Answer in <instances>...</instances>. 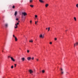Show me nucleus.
I'll return each instance as SVG.
<instances>
[{"instance_id":"6","label":"nucleus","mask_w":78,"mask_h":78,"mask_svg":"<svg viewBox=\"0 0 78 78\" xmlns=\"http://www.w3.org/2000/svg\"><path fill=\"white\" fill-rule=\"evenodd\" d=\"M29 72H30V74L32 73H33V70H30L29 71Z\"/></svg>"},{"instance_id":"29","label":"nucleus","mask_w":78,"mask_h":78,"mask_svg":"<svg viewBox=\"0 0 78 78\" xmlns=\"http://www.w3.org/2000/svg\"><path fill=\"white\" fill-rule=\"evenodd\" d=\"M30 2H33V0H30Z\"/></svg>"},{"instance_id":"33","label":"nucleus","mask_w":78,"mask_h":78,"mask_svg":"<svg viewBox=\"0 0 78 78\" xmlns=\"http://www.w3.org/2000/svg\"><path fill=\"white\" fill-rule=\"evenodd\" d=\"M35 25H36V24H37V22H36V21L35 22Z\"/></svg>"},{"instance_id":"12","label":"nucleus","mask_w":78,"mask_h":78,"mask_svg":"<svg viewBox=\"0 0 78 78\" xmlns=\"http://www.w3.org/2000/svg\"><path fill=\"white\" fill-rule=\"evenodd\" d=\"M39 1L41 2V3H44V1L42 0H39Z\"/></svg>"},{"instance_id":"10","label":"nucleus","mask_w":78,"mask_h":78,"mask_svg":"<svg viewBox=\"0 0 78 78\" xmlns=\"http://www.w3.org/2000/svg\"><path fill=\"white\" fill-rule=\"evenodd\" d=\"M17 11H16L15 12V16H16V15H17Z\"/></svg>"},{"instance_id":"5","label":"nucleus","mask_w":78,"mask_h":78,"mask_svg":"<svg viewBox=\"0 0 78 78\" xmlns=\"http://www.w3.org/2000/svg\"><path fill=\"white\" fill-rule=\"evenodd\" d=\"M5 28H8V24L7 23H6L5 24Z\"/></svg>"},{"instance_id":"37","label":"nucleus","mask_w":78,"mask_h":78,"mask_svg":"<svg viewBox=\"0 0 78 78\" xmlns=\"http://www.w3.org/2000/svg\"><path fill=\"white\" fill-rule=\"evenodd\" d=\"M37 60L38 61H39V59H37Z\"/></svg>"},{"instance_id":"24","label":"nucleus","mask_w":78,"mask_h":78,"mask_svg":"<svg viewBox=\"0 0 78 78\" xmlns=\"http://www.w3.org/2000/svg\"><path fill=\"white\" fill-rule=\"evenodd\" d=\"M35 17H36V18L37 17V16L36 15H35Z\"/></svg>"},{"instance_id":"18","label":"nucleus","mask_w":78,"mask_h":78,"mask_svg":"<svg viewBox=\"0 0 78 78\" xmlns=\"http://www.w3.org/2000/svg\"><path fill=\"white\" fill-rule=\"evenodd\" d=\"M12 8H13V9H14V8H15V6L14 5H13Z\"/></svg>"},{"instance_id":"3","label":"nucleus","mask_w":78,"mask_h":78,"mask_svg":"<svg viewBox=\"0 0 78 78\" xmlns=\"http://www.w3.org/2000/svg\"><path fill=\"white\" fill-rule=\"evenodd\" d=\"M19 24V23H17L16 24H15V26H15V28H17V25H18Z\"/></svg>"},{"instance_id":"14","label":"nucleus","mask_w":78,"mask_h":78,"mask_svg":"<svg viewBox=\"0 0 78 78\" xmlns=\"http://www.w3.org/2000/svg\"><path fill=\"white\" fill-rule=\"evenodd\" d=\"M48 4H46L45 5V7H48Z\"/></svg>"},{"instance_id":"13","label":"nucleus","mask_w":78,"mask_h":78,"mask_svg":"<svg viewBox=\"0 0 78 78\" xmlns=\"http://www.w3.org/2000/svg\"><path fill=\"white\" fill-rule=\"evenodd\" d=\"M30 7H31V8H33V7H34V5H30Z\"/></svg>"},{"instance_id":"43","label":"nucleus","mask_w":78,"mask_h":78,"mask_svg":"<svg viewBox=\"0 0 78 78\" xmlns=\"http://www.w3.org/2000/svg\"><path fill=\"white\" fill-rule=\"evenodd\" d=\"M36 41H37V39H36V40H35Z\"/></svg>"},{"instance_id":"2","label":"nucleus","mask_w":78,"mask_h":78,"mask_svg":"<svg viewBox=\"0 0 78 78\" xmlns=\"http://www.w3.org/2000/svg\"><path fill=\"white\" fill-rule=\"evenodd\" d=\"M22 19L23 22H24L25 20V16H22Z\"/></svg>"},{"instance_id":"22","label":"nucleus","mask_w":78,"mask_h":78,"mask_svg":"<svg viewBox=\"0 0 78 78\" xmlns=\"http://www.w3.org/2000/svg\"><path fill=\"white\" fill-rule=\"evenodd\" d=\"M76 7H77V8H78V4H77L76 5Z\"/></svg>"},{"instance_id":"40","label":"nucleus","mask_w":78,"mask_h":78,"mask_svg":"<svg viewBox=\"0 0 78 78\" xmlns=\"http://www.w3.org/2000/svg\"><path fill=\"white\" fill-rule=\"evenodd\" d=\"M67 31V30H66V31Z\"/></svg>"},{"instance_id":"16","label":"nucleus","mask_w":78,"mask_h":78,"mask_svg":"<svg viewBox=\"0 0 78 78\" xmlns=\"http://www.w3.org/2000/svg\"><path fill=\"white\" fill-rule=\"evenodd\" d=\"M61 72H63V69H62V68H61Z\"/></svg>"},{"instance_id":"42","label":"nucleus","mask_w":78,"mask_h":78,"mask_svg":"<svg viewBox=\"0 0 78 78\" xmlns=\"http://www.w3.org/2000/svg\"><path fill=\"white\" fill-rule=\"evenodd\" d=\"M37 22H38V21H37Z\"/></svg>"},{"instance_id":"38","label":"nucleus","mask_w":78,"mask_h":78,"mask_svg":"<svg viewBox=\"0 0 78 78\" xmlns=\"http://www.w3.org/2000/svg\"><path fill=\"white\" fill-rule=\"evenodd\" d=\"M46 30H48V28H46Z\"/></svg>"},{"instance_id":"31","label":"nucleus","mask_w":78,"mask_h":78,"mask_svg":"<svg viewBox=\"0 0 78 78\" xmlns=\"http://www.w3.org/2000/svg\"><path fill=\"white\" fill-rule=\"evenodd\" d=\"M13 37H14L15 38V37H15V36L14 35H13Z\"/></svg>"},{"instance_id":"7","label":"nucleus","mask_w":78,"mask_h":78,"mask_svg":"<svg viewBox=\"0 0 78 78\" xmlns=\"http://www.w3.org/2000/svg\"><path fill=\"white\" fill-rule=\"evenodd\" d=\"M78 42H76L75 44H74V47H75V46H77V45H78Z\"/></svg>"},{"instance_id":"36","label":"nucleus","mask_w":78,"mask_h":78,"mask_svg":"<svg viewBox=\"0 0 78 78\" xmlns=\"http://www.w3.org/2000/svg\"><path fill=\"white\" fill-rule=\"evenodd\" d=\"M32 22V21L31 20H30V23H31Z\"/></svg>"},{"instance_id":"9","label":"nucleus","mask_w":78,"mask_h":78,"mask_svg":"<svg viewBox=\"0 0 78 78\" xmlns=\"http://www.w3.org/2000/svg\"><path fill=\"white\" fill-rule=\"evenodd\" d=\"M27 59L28 60V61H30L31 59V58L30 57H28L27 58Z\"/></svg>"},{"instance_id":"32","label":"nucleus","mask_w":78,"mask_h":78,"mask_svg":"<svg viewBox=\"0 0 78 78\" xmlns=\"http://www.w3.org/2000/svg\"><path fill=\"white\" fill-rule=\"evenodd\" d=\"M14 65H15L14 67H16V64H15Z\"/></svg>"},{"instance_id":"25","label":"nucleus","mask_w":78,"mask_h":78,"mask_svg":"<svg viewBox=\"0 0 78 78\" xmlns=\"http://www.w3.org/2000/svg\"><path fill=\"white\" fill-rule=\"evenodd\" d=\"M55 41H57V38H55Z\"/></svg>"},{"instance_id":"19","label":"nucleus","mask_w":78,"mask_h":78,"mask_svg":"<svg viewBox=\"0 0 78 78\" xmlns=\"http://www.w3.org/2000/svg\"><path fill=\"white\" fill-rule=\"evenodd\" d=\"M42 73H45V70H43L42 71Z\"/></svg>"},{"instance_id":"4","label":"nucleus","mask_w":78,"mask_h":78,"mask_svg":"<svg viewBox=\"0 0 78 78\" xmlns=\"http://www.w3.org/2000/svg\"><path fill=\"white\" fill-rule=\"evenodd\" d=\"M40 37L41 38H44V35H42V34H41L40 35Z\"/></svg>"},{"instance_id":"28","label":"nucleus","mask_w":78,"mask_h":78,"mask_svg":"<svg viewBox=\"0 0 78 78\" xmlns=\"http://www.w3.org/2000/svg\"><path fill=\"white\" fill-rule=\"evenodd\" d=\"M49 44H52V42H50Z\"/></svg>"},{"instance_id":"44","label":"nucleus","mask_w":78,"mask_h":78,"mask_svg":"<svg viewBox=\"0 0 78 78\" xmlns=\"http://www.w3.org/2000/svg\"><path fill=\"white\" fill-rule=\"evenodd\" d=\"M66 73H67V72Z\"/></svg>"},{"instance_id":"11","label":"nucleus","mask_w":78,"mask_h":78,"mask_svg":"<svg viewBox=\"0 0 78 78\" xmlns=\"http://www.w3.org/2000/svg\"><path fill=\"white\" fill-rule=\"evenodd\" d=\"M21 59L22 60V61H25V58L23 57V58H22Z\"/></svg>"},{"instance_id":"39","label":"nucleus","mask_w":78,"mask_h":78,"mask_svg":"<svg viewBox=\"0 0 78 78\" xmlns=\"http://www.w3.org/2000/svg\"><path fill=\"white\" fill-rule=\"evenodd\" d=\"M2 52H3V50H2Z\"/></svg>"},{"instance_id":"27","label":"nucleus","mask_w":78,"mask_h":78,"mask_svg":"<svg viewBox=\"0 0 78 78\" xmlns=\"http://www.w3.org/2000/svg\"><path fill=\"white\" fill-rule=\"evenodd\" d=\"M50 31V27H48V31Z\"/></svg>"},{"instance_id":"26","label":"nucleus","mask_w":78,"mask_h":78,"mask_svg":"<svg viewBox=\"0 0 78 78\" xmlns=\"http://www.w3.org/2000/svg\"><path fill=\"white\" fill-rule=\"evenodd\" d=\"M11 57H10L9 56H8V58H9H9H11Z\"/></svg>"},{"instance_id":"1","label":"nucleus","mask_w":78,"mask_h":78,"mask_svg":"<svg viewBox=\"0 0 78 78\" xmlns=\"http://www.w3.org/2000/svg\"><path fill=\"white\" fill-rule=\"evenodd\" d=\"M27 15V13L25 12H23L22 13V16H24L25 17Z\"/></svg>"},{"instance_id":"23","label":"nucleus","mask_w":78,"mask_h":78,"mask_svg":"<svg viewBox=\"0 0 78 78\" xmlns=\"http://www.w3.org/2000/svg\"><path fill=\"white\" fill-rule=\"evenodd\" d=\"M27 51L28 53H29L30 52V51L29 50H27Z\"/></svg>"},{"instance_id":"15","label":"nucleus","mask_w":78,"mask_h":78,"mask_svg":"<svg viewBox=\"0 0 78 78\" xmlns=\"http://www.w3.org/2000/svg\"><path fill=\"white\" fill-rule=\"evenodd\" d=\"M15 41H17V38L16 37H15Z\"/></svg>"},{"instance_id":"41","label":"nucleus","mask_w":78,"mask_h":78,"mask_svg":"<svg viewBox=\"0 0 78 78\" xmlns=\"http://www.w3.org/2000/svg\"><path fill=\"white\" fill-rule=\"evenodd\" d=\"M20 22V21H18V22Z\"/></svg>"},{"instance_id":"20","label":"nucleus","mask_w":78,"mask_h":78,"mask_svg":"<svg viewBox=\"0 0 78 78\" xmlns=\"http://www.w3.org/2000/svg\"><path fill=\"white\" fill-rule=\"evenodd\" d=\"M29 42H33V40H30V41H29Z\"/></svg>"},{"instance_id":"21","label":"nucleus","mask_w":78,"mask_h":78,"mask_svg":"<svg viewBox=\"0 0 78 78\" xmlns=\"http://www.w3.org/2000/svg\"><path fill=\"white\" fill-rule=\"evenodd\" d=\"M11 68L12 69H13V68H14V66H11Z\"/></svg>"},{"instance_id":"34","label":"nucleus","mask_w":78,"mask_h":78,"mask_svg":"<svg viewBox=\"0 0 78 78\" xmlns=\"http://www.w3.org/2000/svg\"><path fill=\"white\" fill-rule=\"evenodd\" d=\"M16 20H19V18H16Z\"/></svg>"},{"instance_id":"17","label":"nucleus","mask_w":78,"mask_h":78,"mask_svg":"<svg viewBox=\"0 0 78 78\" xmlns=\"http://www.w3.org/2000/svg\"><path fill=\"white\" fill-rule=\"evenodd\" d=\"M74 19L75 20V21H76V17H74Z\"/></svg>"},{"instance_id":"8","label":"nucleus","mask_w":78,"mask_h":78,"mask_svg":"<svg viewBox=\"0 0 78 78\" xmlns=\"http://www.w3.org/2000/svg\"><path fill=\"white\" fill-rule=\"evenodd\" d=\"M10 58L12 61H13V62H14V61H15V60L14 59V58H13L12 57H11Z\"/></svg>"},{"instance_id":"30","label":"nucleus","mask_w":78,"mask_h":78,"mask_svg":"<svg viewBox=\"0 0 78 78\" xmlns=\"http://www.w3.org/2000/svg\"><path fill=\"white\" fill-rule=\"evenodd\" d=\"M64 73V72L63 71L62 72H61V74H63Z\"/></svg>"},{"instance_id":"35","label":"nucleus","mask_w":78,"mask_h":78,"mask_svg":"<svg viewBox=\"0 0 78 78\" xmlns=\"http://www.w3.org/2000/svg\"><path fill=\"white\" fill-rule=\"evenodd\" d=\"M32 60H33L34 59V57H33L32 58Z\"/></svg>"}]
</instances>
